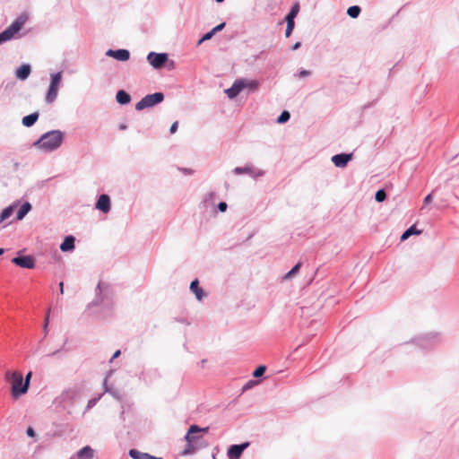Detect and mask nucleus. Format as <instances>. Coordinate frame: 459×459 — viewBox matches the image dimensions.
I'll return each instance as SVG.
<instances>
[{"instance_id": "obj_46", "label": "nucleus", "mask_w": 459, "mask_h": 459, "mask_svg": "<svg viewBox=\"0 0 459 459\" xmlns=\"http://www.w3.org/2000/svg\"><path fill=\"white\" fill-rule=\"evenodd\" d=\"M119 128H120L121 130H125V129L126 128V125H120V126H119Z\"/></svg>"}, {"instance_id": "obj_40", "label": "nucleus", "mask_w": 459, "mask_h": 459, "mask_svg": "<svg viewBox=\"0 0 459 459\" xmlns=\"http://www.w3.org/2000/svg\"><path fill=\"white\" fill-rule=\"evenodd\" d=\"M432 202V195L429 194L424 199V204H428Z\"/></svg>"}, {"instance_id": "obj_16", "label": "nucleus", "mask_w": 459, "mask_h": 459, "mask_svg": "<svg viewBox=\"0 0 459 459\" xmlns=\"http://www.w3.org/2000/svg\"><path fill=\"white\" fill-rule=\"evenodd\" d=\"M30 74V66L29 65H22L16 70V77L20 80H25Z\"/></svg>"}, {"instance_id": "obj_35", "label": "nucleus", "mask_w": 459, "mask_h": 459, "mask_svg": "<svg viewBox=\"0 0 459 459\" xmlns=\"http://www.w3.org/2000/svg\"><path fill=\"white\" fill-rule=\"evenodd\" d=\"M407 230H408V231H411V235H413V234L418 235V234H420V232H421L420 230H418L415 228V226H411V227H410Z\"/></svg>"}, {"instance_id": "obj_20", "label": "nucleus", "mask_w": 459, "mask_h": 459, "mask_svg": "<svg viewBox=\"0 0 459 459\" xmlns=\"http://www.w3.org/2000/svg\"><path fill=\"white\" fill-rule=\"evenodd\" d=\"M117 101L120 104H127L131 100L130 95L125 91H118L116 96Z\"/></svg>"}, {"instance_id": "obj_32", "label": "nucleus", "mask_w": 459, "mask_h": 459, "mask_svg": "<svg viewBox=\"0 0 459 459\" xmlns=\"http://www.w3.org/2000/svg\"><path fill=\"white\" fill-rule=\"evenodd\" d=\"M213 34H214V33H213V31H212V30H211V31L207 32V33H206V34H204V35L203 36V38L199 40L198 44H201V43H202L203 41H204V40H208V39H210L213 36Z\"/></svg>"}, {"instance_id": "obj_28", "label": "nucleus", "mask_w": 459, "mask_h": 459, "mask_svg": "<svg viewBox=\"0 0 459 459\" xmlns=\"http://www.w3.org/2000/svg\"><path fill=\"white\" fill-rule=\"evenodd\" d=\"M386 198V194L384 190H378L377 193H376V200L377 202H383L385 201Z\"/></svg>"}, {"instance_id": "obj_17", "label": "nucleus", "mask_w": 459, "mask_h": 459, "mask_svg": "<svg viewBox=\"0 0 459 459\" xmlns=\"http://www.w3.org/2000/svg\"><path fill=\"white\" fill-rule=\"evenodd\" d=\"M93 454V449L86 446L77 452V457L78 459H92Z\"/></svg>"}, {"instance_id": "obj_48", "label": "nucleus", "mask_w": 459, "mask_h": 459, "mask_svg": "<svg viewBox=\"0 0 459 459\" xmlns=\"http://www.w3.org/2000/svg\"><path fill=\"white\" fill-rule=\"evenodd\" d=\"M93 405V401H89V406Z\"/></svg>"}, {"instance_id": "obj_9", "label": "nucleus", "mask_w": 459, "mask_h": 459, "mask_svg": "<svg viewBox=\"0 0 459 459\" xmlns=\"http://www.w3.org/2000/svg\"><path fill=\"white\" fill-rule=\"evenodd\" d=\"M248 443L241 445H233L228 451V456L230 459H239L243 451L247 447Z\"/></svg>"}, {"instance_id": "obj_15", "label": "nucleus", "mask_w": 459, "mask_h": 459, "mask_svg": "<svg viewBox=\"0 0 459 459\" xmlns=\"http://www.w3.org/2000/svg\"><path fill=\"white\" fill-rule=\"evenodd\" d=\"M190 290L193 293H195V295L198 300H202L203 298L205 296V293L204 292V290L199 287L198 280H195L191 282Z\"/></svg>"}, {"instance_id": "obj_21", "label": "nucleus", "mask_w": 459, "mask_h": 459, "mask_svg": "<svg viewBox=\"0 0 459 459\" xmlns=\"http://www.w3.org/2000/svg\"><path fill=\"white\" fill-rule=\"evenodd\" d=\"M31 205L30 203H24L17 212V220H22L30 212Z\"/></svg>"}, {"instance_id": "obj_8", "label": "nucleus", "mask_w": 459, "mask_h": 459, "mask_svg": "<svg viewBox=\"0 0 459 459\" xmlns=\"http://www.w3.org/2000/svg\"><path fill=\"white\" fill-rule=\"evenodd\" d=\"M14 264L27 269H32L35 266V259L31 255L17 256L12 259Z\"/></svg>"}, {"instance_id": "obj_6", "label": "nucleus", "mask_w": 459, "mask_h": 459, "mask_svg": "<svg viewBox=\"0 0 459 459\" xmlns=\"http://www.w3.org/2000/svg\"><path fill=\"white\" fill-rule=\"evenodd\" d=\"M257 85V83L255 82H249L248 84L246 83L243 80H238V81H236L233 85L227 89L225 91L227 96L230 98V99H233L235 98L236 96L238 95V93L247 86H249V87H254L255 88Z\"/></svg>"}, {"instance_id": "obj_41", "label": "nucleus", "mask_w": 459, "mask_h": 459, "mask_svg": "<svg viewBox=\"0 0 459 459\" xmlns=\"http://www.w3.org/2000/svg\"><path fill=\"white\" fill-rule=\"evenodd\" d=\"M59 288H60V293L64 294V282L63 281H61L59 283Z\"/></svg>"}, {"instance_id": "obj_39", "label": "nucleus", "mask_w": 459, "mask_h": 459, "mask_svg": "<svg viewBox=\"0 0 459 459\" xmlns=\"http://www.w3.org/2000/svg\"><path fill=\"white\" fill-rule=\"evenodd\" d=\"M27 435L30 436V437H34L35 436V431L34 429L31 428V427H29L27 429Z\"/></svg>"}, {"instance_id": "obj_45", "label": "nucleus", "mask_w": 459, "mask_h": 459, "mask_svg": "<svg viewBox=\"0 0 459 459\" xmlns=\"http://www.w3.org/2000/svg\"><path fill=\"white\" fill-rule=\"evenodd\" d=\"M20 164L17 161H13V168L14 169H17L19 168Z\"/></svg>"}, {"instance_id": "obj_24", "label": "nucleus", "mask_w": 459, "mask_h": 459, "mask_svg": "<svg viewBox=\"0 0 459 459\" xmlns=\"http://www.w3.org/2000/svg\"><path fill=\"white\" fill-rule=\"evenodd\" d=\"M347 13L351 18H357L360 13V8L357 5H353L348 8Z\"/></svg>"}, {"instance_id": "obj_47", "label": "nucleus", "mask_w": 459, "mask_h": 459, "mask_svg": "<svg viewBox=\"0 0 459 459\" xmlns=\"http://www.w3.org/2000/svg\"><path fill=\"white\" fill-rule=\"evenodd\" d=\"M4 253V248H0V255H3Z\"/></svg>"}, {"instance_id": "obj_22", "label": "nucleus", "mask_w": 459, "mask_h": 459, "mask_svg": "<svg viewBox=\"0 0 459 459\" xmlns=\"http://www.w3.org/2000/svg\"><path fill=\"white\" fill-rule=\"evenodd\" d=\"M13 206L11 205L5 209L3 210V212L0 214V222H3L4 221L7 220L13 212Z\"/></svg>"}, {"instance_id": "obj_25", "label": "nucleus", "mask_w": 459, "mask_h": 459, "mask_svg": "<svg viewBox=\"0 0 459 459\" xmlns=\"http://www.w3.org/2000/svg\"><path fill=\"white\" fill-rule=\"evenodd\" d=\"M300 266H301V263H298L285 276H284V279H290L291 278L294 274H296L299 269H300Z\"/></svg>"}, {"instance_id": "obj_31", "label": "nucleus", "mask_w": 459, "mask_h": 459, "mask_svg": "<svg viewBox=\"0 0 459 459\" xmlns=\"http://www.w3.org/2000/svg\"><path fill=\"white\" fill-rule=\"evenodd\" d=\"M234 172L238 175L242 174V173H250L251 169L250 168H236L234 169Z\"/></svg>"}, {"instance_id": "obj_18", "label": "nucleus", "mask_w": 459, "mask_h": 459, "mask_svg": "<svg viewBox=\"0 0 459 459\" xmlns=\"http://www.w3.org/2000/svg\"><path fill=\"white\" fill-rule=\"evenodd\" d=\"M39 115L38 112H34L28 116H25L22 118V125L26 127H30L37 122V120L39 119Z\"/></svg>"}, {"instance_id": "obj_42", "label": "nucleus", "mask_w": 459, "mask_h": 459, "mask_svg": "<svg viewBox=\"0 0 459 459\" xmlns=\"http://www.w3.org/2000/svg\"><path fill=\"white\" fill-rule=\"evenodd\" d=\"M48 319H49V315L48 314V315H47V316H46V320H45V325H44L45 330H46V329H47V327H48Z\"/></svg>"}, {"instance_id": "obj_36", "label": "nucleus", "mask_w": 459, "mask_h": 459, "mask_svg": "<svg viewBox=\"0 0 459 459\" xmlns=\"http://www.w3.org/2000/svg\"><path fill=\"white\" fill-rule=\"evenodd\" d=\"M224 27H225V23L222 22V23L217 25L216 27H214L212 30L213 31V33H215L217 31L221 30Z\"/></svg>"}, {"instance_id": "obj_10", "label": "nucleus", "mask_w": 459, "mask_h": 459, "mask_svg": "<svg viewBox=\"0 0 459 459\" xmlns=\"http://www.w3.org/2000/svg\"><path fill=\"white\" fill-rule=\"evenodd\" d=\"M352 154L341 153L332 157L333 163L338 168H344L351 160Z\"/></svg>"}, {"instance_id": "obj_2", "label": "nucleus", "mask_w": 459, "mask_h": 459, "mask_svg": "<svg viewBox=\"0 0 459 459\" xmlns=\"http://www.w3.org/2000/svg\"><path fill=\"white\" fill-rule=\"evenodd\" d=\"M5 380L8 381L12 385V394L15 397L20 396L21 394H25L26 392H22L23 383L22 375L17 371H7L5 373Z\"/></svg>"}, {"instance_id": "obj_11", "label": "nucleus", "mask_w": 459, "mask_h": 459, "mask_svg": "<svg viewBox=\"0 0 459 459\" xmlns=\"http://www.w3.org/2000/svg\"><path fill=\"white\" fill-rule=\"evenodd\" d=\"M106 55L108 56H111L117 60H119V61H126L130 57V53L126 49H117V50L109 49L107 51Z\"/></svg>"}, {"instance_id": "obj_19", "label": "nucleus", "mask_w": 459, "mask_h": 459, "mask_svg": "<svg viewBox=\"0 0 459 459\" xmlns=\"http://www.w3.org/2000/svg\"><path fill=\"white\" fill-rule=\"evenodd\" d=\"M74 248V238L73 236H67L60 246V249L63 252L70 251Z\"/></svg>"}, {"instance_id": "obj_5", "label": "nucleus", "mask_w": 459, "mask_h": 459, "mask_svg": "<svg viewBox=\"0 0 459 459\" xmlns=\"http://www.w3.org/2000/svg\"><path fill=\"white\" fill-rule=\"evenodd\" d=\"M164 100V95L161 92H155L143 97L139 102L136 103L135 108L143 110L146 108H151L156 104L160 103Z\"/></svg>"}, {"instance_id": "obj_3", "label": "nucleus", "mask_w": 459, "mask_h": 459, "mask_svg": "<svg viewBox=\"0 0 459 459\" xmlns=\"http://www.w3.org/2000/svg\"><path fill=\"white\" fill-rule=\"evenodd\" d=\"M26 22L23 16L18 17L8 28L0 33V44L10 40L13 36L21 30Z\"/></svg>"}, {"instance_id": "obj_49", "label": "nucleus", "mask_w": 459, "mask_h": 459, "mask_svg": "<svg viewBox=\"0 0 459 459\" xmlns=\"http://www.w3.org/2000/svg\"><path fill=\"white\" fill-rule=\"evenodd\" d=\"M93 405V401H89V406Z\"/></svg>"}, {"instance_id": "obj_23", "label": "nucleus", "mask_w": 459, "mask_h": 459, "mask_svg": "<svg viewBox=\"0 0 459 459\" xmlns=\"http://www.w3.org/2000/svg\"><path fill=\"white\" fill-rule=\"evenodd\" d=\"M299 11V4H295L288 15L286 16V21H294L295 17L297 16L298 13Z\"/></svg>"}, {"instance_id": "obj_4", "label": "nucleus", "mask_w": 459, "mask_h": 459, "mask_svg": "<svg viewBox=\"0 0 459 459\" xmlns=\"http://www.w3.org/2000/svg\"><path fill=\"white\" fill-rule=\"evenodd\" d=\"M61 81L62 74L60 72L51 74L49 88L45 98L47 103L50 104L56 99Z\"/></svg>"}, {"instance_id": "obj_26", "label": "nucleus", "mask_w": 459, "mask_h": 459, "mask_svg": "<svg viewBox=\"0 0 459 459\" xmlns=\"http://www.w3.org/2000/svg\"><path fill=\"white\" fill-rule=\"evenodd\" d=\"M286 22H287V28H286V31H285V36L287 38H289L292 33L295 22H294V21H286Z\"/></svg>"}, {"instance_id": "obj_7", "label": "nucleus", "mask_w": 459, "mask_h": 459, "mask_svg": "<svg viewBox=\"0 0 459 459\" xmlns=\"http://www.w3.org/2000/svg\"><path fill=\"white\" fill-rule=\"evenodd\" d=\"M169 56L166 53L151 52L147 56V60L155 69L161 68L168 61Z\"/></svg>"}, {"instance_id": "obj_14", "label": "nucleus", "mask_w": 459, "mask_h": 459, "mask_svg": "<svg viewBox=\"0 0 459 459\" xmlns=\"http://www.w3.org/2000/svg\"><path fill=\"white\" fill-rule=\"evenodd\" d=\"M129 455L134 459H162L160 457H156L147 453L141 452L136 449H131L129 451Z\"/></svg>"}, {"instance_id": "obj_29", "label": "nucleus", "mask_w": 459, "mask_h": 459, "mask_svg": "<svg viewBox=\"0 0 459 459\" xmlns=\"http://www.w3.org/2000/svg\"><path fill=\"white\" fill-rule=\"evenodd\" d=\"M30 377H31V372H29L25 377L24 382H23L24 384L22 385V390H21L22 392H27V390L29 388Z\"/></svg>"}, {"instance_id": "obj_13", "label": "nucleus", "mask_w": 459, "mask_h": 459, "mask_svg": "<svg viewBox=\"0 0 459 459\" xmlns=\"http://www.w3.org/2000/svg\"><path fill=\"white\" fill-rule=\"evenodd\" d=\"M209 430V428L206 427V428H204V429H201L199 428L197 425H192L190 426V428L188 429V431H187V434L186 436V441L191 444L193 442H195L196 440V437L194 436V434L197 433V432H204V433H207Z\"/></svg>"}, {"instance_id": "obj_33", "label": "nucleus", "mask_w": 459, "mask_h": 459, "mask_svg": "<svg viewBox=\"0 0 459 459\" xmlns=\"http://www.w3.org/2000/svg\"><path fill=\"white\" fill-rule=\"evenodd\" d=\"M178 122L175 121L170 126V129H169L170 134H175L178 130Z\"/></svg>"}, {"instance_id": "obj_37", "label": "nucleus", "mask_w": 459, "mask_h": 459, "mask_svg": "<svg viewBox=\"0 0 459 459\" xmlns=\"http://www.w3.org/2000/svg\"><path fill=\"white\" fill-rule=\"evenodd\" d=\"M411 236V231L405 230L401 237V240H405Z\"/></svg>"}, {"instance_id": "obj_34", "label": "nucleus", "mask_w": 459, "mask_h": 459, "mask_svg": "<svg viewBox=\"0 0 459 459\" xmlns=\"http://www.w3.org/2000/svg\"><path fill=\"white\" fill-rule=\"evenodd\" d=\"M227 204L224 203V202H221L219 204H218V209L221 211V212H225L227 210Z\"/></svg>"}, {"instance_id": "obj_38", "label": "nucleus", "mask_w": 459, "mask_h": 459, "mask_svg": "<svg viewBox=\"0 0 459 459\" xmlns=\"http://www.w3.org/2000/svg\"><path fill=\"white\" fill-rule=\"evenodd\" d=\"M309 74H310V72H309V71L302 70V71L299 73V76L300 78H303V77L308 76Z\"/></svg>"}, {"instance_id": "obj_43", "label": "nucleus", "mask_w": 459, "mask_h": 459, "mask_svg": "<svg viewBox=\"0 0 459 459\" xmlns=\"http://www.w3.org/2000/svg\"><path fill=\"white\" fill-rule=\"evenodd\" d=\"M299 47H300V43H299V42H297V43H295V45L292 47V49H293V50H296V49H298Z\"/></svg>"}, {"instance_id": "obj_12", "label": "nucleus", "mask_w": 459, "mask_h": 459, "mask_svg": "<svg viewBox=\"0 0 459 459\" xmlns=\"http://www.w3.org/2000/svg\"><path fill=\"white\" fill-rule=\"evenodd\" d=\"M96 208L104 213H107L110 211V198L107 195H101L97 203Z\"/></svg>"}, {"instance_id": "obj_44", "label": "nucleus", "mask_w": 459, "mask_h": 459, "mask_svg": "<svg viewBox=\"0 0 459 459\" xmlns=\"http://www.w3.org/2000/svg\"><path fill=\"white\" fill-rule=\"evenodd\" d=\"M120 355V351H117L114 355H113V358L112 359H116L117 358L118 356Z\"/></svg>"}, {"instance_id": "obj_30", "label": "nucleus", "mask_w": 459, "mask_h": 459, "mask_svg": "<svg viewBox=\"0 0 459 459\" xmlns=\"http://www.w3.org/2000/svg\"><path fill=\"white\" fill-rule=\"evenodd\" d=\"M265 366H259L253 373V376L255 377H261L264 372H265Z\"/></svg>"}, {"instance_id": "obj_1", "label": "nucleus", "mask_w": 459, "mask_h": 459, "mask_svg": "<svg viewBox=\"0 0 459 459\" xmlns=\"http://www.w3.org/2000/svg\"><path fill=\"white\" fill-rule=\"evenodd\" d=\"M63 142V134L58 130H54L43 134L35 143L39 149L52 151L58 148Z\"/></svg>"}, {"instance_id": "obj_27", "label": "nucleus", "mask_w": 459, "mask_h": 459, "mask_svg": "<svg viewBox=\"0 0 459 459\" xmlns=\"http://www.w3.org/2000/svg\"><path fill=\"white\" fill-rule=\"evenodd\" d=\"M290 113L288 111H283L277 119V122L280 124L285 123L290 119Z\"/></svg>"}]
</instances>
